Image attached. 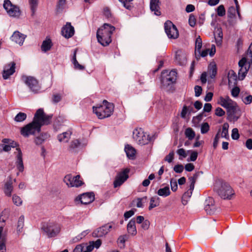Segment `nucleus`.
<instances>
[{"label":"nucleus","instance_id":"5fc2aeb1","mask_svg":"<svg viewBox=\"0 0 252 252\" xmlns=\"http://www.w3.org/2000/svg\"><path fill=\"white\" fill-rule=\"evenodd\" d=\"M174 153L173 151H171L168 155L165 157V160L169 163L171 162L174 158Z\"/></svg>","mask_w":252,"mask_h":252},{"label":"nucleus","instance_id":"052dcab7","mask_svg":"<svg viewBox=\"0 0 252 252\" xmlns=\"http://www.w3.org/2000/svg\"><path fill=\"white\" fill-rule=\"evenodd\" d=\"M188 113V108L187 106L185 105L183 106L181 113V117L182 118H186V115Z\"/></svg>","mask_w":252,"mask_h":252},{"label":"nucleus","instance_id":"a19ab883","mask_svg":"<svg viewBox=\"0 0 252 252\" xmlns=\"http://www.w3.org/2000/svg\"><path fill=\"white\" fill-rule=\"evenodd\" d=\"M12 201L14 205L17 206H20L22 204L21 198L16 194L12 195Z\"/></svg>","mask_w":252,"mask_h":252},{"label":"nucleus","instance_id":"7c9ffc66","mask_svg":"<svg viewBox=\"0 0 252 252\" xmlns=\"http://www.w3.org/2000/svg\"><path fill=\"white\" fill-rule=\"evenodd\" d=\"M237 76L234 71L231 70L228 73V80L229 86L233 85L235 84Z\"/></svg>","mask_w":252,"mask_h":252},{"label":"nucleus","instance_id":"2f4dec72","mask_svg":"<svg viewBox=\"0 0 252 252\" xmlns=\"http://www.w3.org/2000/svg\"><path fill=\"white\" fill-rule=\"evenodd\" d=\"M52 41L50 39H46L43 41L41 47V50L44 52H47L50 50L52 47Z\"/></svg>","mask_w":252,"mask_h":252},{"label":"nucleus","instance_id":"49530a36","mask_svg":"<svg viewBox=\"0 0 252 252\" xmlns=\"http://www.w3.org/2000/svg\"><path fill=\"white\" fill-rule=\"evenodd\" d=\"M177 153L179 156V159L181 160L186 158L187 156L185 150L183 148L177 150Z\"/></svg>","mask_w":252,"mask_h":252},{"label":"nucleus","instance_id":"7ed1b4c3","mask_svg":"<svg viewBox=\"0 0 252 252\" xmlns=\"http://www.w3.org/2000/svg\"><path fill=\"white\" fill-rule=\"evenodd\" d=\"M93 112L98 118L102 119L111 116L114 110V105L112 103L104 100L103 101L102 105L93 106Z\"/></svg>","mask_w":252,"mask_h":252},{"label":"nucleus","instance_id":"ddd939ff","mask_svg":"<svg viewBox=\"0 0 252 252\" xmlns=\"http://www.w3.org/2000/svg\"><path fill=\"white\" fill-rule=\"evenodd\" d=\"M112 225L109 224H105L97 228L93 233V236L94 237H101L108 233Z\"/></svg>","mask_w":252,"mask_h":252},{"label":"nucleus","instance_id":"412c9836","mask_svg":"<svg viewBox=\"0 0 252 252\" xmlns=\"http://www.w3.org/2000/svg\"><path fill=\"white\" fill-rule=\"evenodd\" d=\"M175 61L180 65H185L187 63V58L186 54L182 50H179L176 51L175 54Z\"/></svg>","mask_w":252,"mask_h":252},{"label":"nucleus","instance_id":"603ef678","mask_svg":"<svg viewBox=\"0 0 252 252\" xmlns=\"http://www.w3.org/2000/svg\"><path fill=\"white\" fill-rule=\"evenodd\" d=\"M123 4V6L127 9H130L131 6L130 2L133 0H119Z\"/></svg>","mask_w":252,"mask_h":252},{"label":"nucleus","instance_id":"39448f33","mask_svg":"<svg viewBox=\"0 0 252 252\" xmlns=\"http://www.w3.org/2000/svg\"><path fill=\"white\" fill-rule=\"evenodd\" d=\"M133 138L139 145H144L153 140V137L145 132L142 128H137L133 131Z\"/></svg>","mask_w":252,"mask_h":252},{"label":"nucleus","instance_id":"423d86ee","mask_svg":"<svg viewBox=\"0 0 252 252\" xmlns=\"http://www.w3.org/2000/svg\"><path fill=\"white\" fill-rule=\"evenodd\" d=\"M41 229L49 238L54 237L60 233L61 225L55 222H48L43 224Z\"/></svg>","mask_w":252,"mask_h":252},{"label":"nucleus","instance_id":"ea45409f","mask_svg":"<svg viewBox=\"0 0 252 252\" xmlns=\"http://www.w3.org/2000/svg\"><path fill=\"white\" fill-rule=\"evenodd\" d=\"M27 118V114L25 113L19 112L14 118V120L17 122H22Z\"/></svg>","mask_w":252,"mask_h":252},{"label":"nucleus","instance_id":"aec40b11","mask_svg":"<svg viewBox=\"0 0 252 252\" xmlns=\"http://www.w3.org/2000/svg\"><path fill=\"white\" fill-rule=\"evenodd\" d=\"M13 181L11 177L4 183L3 186V192L4 194L8 197H10L13 191Z\"/></svg>","mask_w":252,"mask_h":252},{"label":"nucleus","instance_id":"09e8293b","mask_svg":"<svg viewBox=\"0 0 252 252\" xmlns=\"http://www.w3.org/2000/svg\"><path fill=\"white\" fill-rule=\"evenodd\" d=\"M236 12H237V11H236L234 7L231 6L229 7L227 11L228 17L231 18L234 17L235 16Z\"/></svg>","mask_w":252,"mask_h":252},{"label":"nucleus","instance_id":"f8f14e48","mask_svg":"<svg viewBox=\"0 0 252 252\" xmlns=\"http://www.w3.org/2000/svg\"><path fill=\"white\" fill-rule=\"evenodd\" d=\"M129 171V169L126 168L117 174L114 182V188L120 187L127 180Z\"/></svg>","mask_w":252,"mask_h":252},{"label":"nucleus","instance_id":"37998d69","mask_svg":"<svg viewBox=\"0 0 252 252\" xmlns=\"http://www.w3.org/2000/svg\"><path fill=\"white\" fill-rule=\"evenodd\" d=\"M66 121L63 116H59L54 121V124L56 126H61Z\"/></svg>","mask_w":252,"mask_h":252},{"label":"nucleus","instance_id":"4d7b16f0","mask_svg":"<svg viewBox=\"0 0 252 252\" xmlns=\"http://www.w3.org/2000/svg\"><path fill=\"white\" fill-rule=\"evenodd\" d=\"M189 23L191 27H194L196 24V19L193 15H190L189 19Z\"/></svg>","mask_w":252,"mask_h":252},{"label":"nucleus","instance_id":"f3484780","mask_svg":"<svg viewBox=\"0 0 252 252\" xmlns=\"http://www.w3.org/2000/svg\"><path fill=\"white\" fill-rule=\"evenodd\" d=\"M85 146V144H82L78 139H74L70 142L68 150L72 153H76Z\"/></svg>","mask_w":252,"mask_h":252},{"label":"nucleus","instance_id":"79ce46f5","mask_svg":"<svg viewBox=\"0 0 252 252\" xmlns=\"http://www.w3.org/2000/svg\"><path fill=\"white\" fill-rule=\"evenodd\" d=\"M217 70L215 64L209 66V73L211 78H214L217 74Z\"/></svg>","mask_w":252,"mask_h":252},{"label":"nucleus","instance_id":"4be33fe9","mask_svg":"<svg viewBox=\"0 0 252 252\" xmlns=\"http://www.w3.org/2000/svg\"><path fill=\"white\" fill-rule=\"evenodd\" d=\"M80 202L83 204H88L94 200V195L93 192H87L80 195Z\"/></svg>","mask_w":252,"mask_h":252},{"label":"nucleus","instance_id":"dca6fc26","mask_svg":"<svg viewBox=\"0 0 252 252\" xmlns=\"http://www.w3.org/2000/svg\"><path fill=\"white\" fill-rule=\"evenodd\" d=\"M246 62V58H243L238 63L239 66L240 67L238 72L239 79L241 80L244 79L248 71V69L245 66Z\"/></svg>","mask_w":252,"mask_h":252},{"label":"nucleus","instance_id":"a878e982","mask_svg":"<svg viewBox=\"0 0 252 252\" xmlns=\"http://www.w3.org/2000/svg\"><path fill=\"white\" fill-rule=\"evenodd\" d=\"M127 231L128 233L133 236L137 234V230L135 226V220L134 219H131L127 225Z\"/></svg>","mask_w":252,"mask_h":252},{"label":"nucleus","instance_id":"bb28decb","mask_svg":"<svg viewBox=\"0 0 252 252\" xmlns=\"http://www.w3.org/2000/svg\"><path fill=\"white\" fill-rule=\"evenodd\" d=\"M72 131L68 130L58 135V139L60 142H67L72 134Z\"/></svg>","mask_w":252,"mask_h":252},{"label":"nucleus","instance_id":"0e129e2a","mask_svg":"<svg viewBox=\"0 0 252 252\" xmlns=\"http://www.w3.org/2000/svg\"><path fill=\"white\" fill-rule=\"evenodd\" d=\"M243 102L246 104H249L252 102V95H249L243 98Z\"/></svg>","mask_w":252,"mask_h":252},{"label":"nucleus","instance_id":"0eeeda50","mask_svg":"<svg viewBox=\"0 0 252 252\" xmlns=\"http://www.w3.org/2000/svg\"><path fill=\"white\" fill-rule=\"evenodd\" d=\"M22 80L29 88L31 91L34 93H37L40 87L37 80L33 77L31 76L23 75Z\"/></svg>","mask_w":252,"mask_h":252},{"label":"nucleus","instance_id":"a18cd8bd","mask_svg":"<svg viewBox=\"0 0 252 252\" xmlns=\"http://www.w3.org/2000/svg\"><path fill=\"white\" fill-rule=\"evenodd\" d=\"M217 14L218 16L222 17L225 14V9L223 5H220L217 9Z\"/></svg>","mask_w":252,"mask_h":252},{"label":"nucleus","instance_id":"13d9d810","mask_svg":"<svg viewBox=\"0 0 252 252\" xmlns=\"http://www.w3.org/2000/svg\"><path fill=\"white\" fill-rule=\"evenodd\" d=\"M184 170V166L182 164H177L174 167V170L178 173H182Z\"/></svg>","mask_w":252,"mask_h":252},{"label":"nucleus","instance_id":"5701e85b","mask_svg":"<svg viewBox=\"0 0 252 252\" xmlns=\"http://www.w3.org/2000/svg\"><path fill=\"white\" fill-rule=\"evenodd\" d=\"M177 78V72L175 70L170 71L166 76L163 77V82L166 83L168 85L175 82Z\"/></svg>","mask_w":252,"mask_h":252},{"label":"nucleus","instance_id":"4c0bfd02","mask_svg":"<svg viewBox=\"0 0 252 252\" xmlns=\"http://www.w3.org/2000/svg\"><path fill=\"white\" fill-rule=\"evenodd\" d=\"M229 127V125L225 123L222 126V129L221 133V136L226 139L228 138L229 135L228 132V129Z\"/></svg>","mask_w":252,"mask_h":252},{"label":"nucleus","instance_id":"de8ad7c7","mask_svg":"<svg viewBox=\"0 0 252 252\" xmlns=\"http://www.w3.org/2000/svg\"><path fill=\"white\" fill-rule=\"evenodd\" d=\"M29 3L31 10L34 13L38 4V0H29Z\"/></svg>","mask_w":252,"mask_h":252},{"label":"nucleus","instance_id":"e2e57ef3","mask_svg":"<svg viewBox=\"0 0 252 252\" xmlns=\"http://www.w3.org/2000/svg\"><path fill=\"white\" fill-rule=\"evenodd\" d=\"M239 93L240 89L237 87L233 88L231 90V95L234 97L238 96Z\"/></svg>","mask_w":252,"mask_h":252},{"label":"nucleus","instance_id":"f704fd0d","mask_svg":"<svg viewBox=\"0 0 252 252\" xmlns=\"http://www.w3.org/2000/svg\"><path fill=\"white\" fill-rule=\"evenodd\" d=\"M24 226V216H21L18 219L17 226V231L19 233H21L23 231V228Z\"/></svg>","mask_w":252,"mask_h":252},{"label":"nucleus","instance_id":"58836bf2","mask_svg":"<svg viewBox=\"0 0 252 252\" xmlns=\"http://www.w3.org/2000/svg\"><path fill=\"white\" fill-rule=\"evenodd\" d=\"M76 51H75L74 52V55H73V59H72V63L74 64V67L77 69L83 70L84 69V66L81 64H80L78 63V62H77V61L76 60Z\"/></svg>","mask_w":252,"mask_h":252},{"label":"nucleus","instance_id":"9d476101","mask_svg":"<svg viewBox=\"0 0 252 252\" xmlns=\"http://www.w3.org/2000/svg\"><path fill=\"white\" fill-rule=\"evenodd\" d=\"M80 178L79 175L72 177L71 175H67L64 177L63 181L69 187H78L83 184Z\"/></svg>","mask_w":252,"mask_h":252},{"label":"nucleus","instance_id":"a211bd4d","mask_svg":"<svg viewBox=\"0 0 252 252\" xmlns=\"http://www.w3.org/2000/svg\"><path fill=\"white\" fill-rule=\"evenodd\" d=\"M26 35L18 31H15L13 32V34L10 37L11 40L18 44L20 45H22L26 37Z\"/></svg>","mask_w":252,"mask_h":252},{"label":"nucleus","instance_id":"c03bdc74","mask_svg":"<svg viewBox=\"0 0 252 252\" xmlns=\"http://www.w3.org/2000/svg\"><path fill=\"white\" fill-rule=\"evenodd\" d=\"M210 129V126L208 123H203L201 125V133L205 134L208 132Z\"/></svg>","mask_w":252,"mask_h":252},{"label":"nucleus","instance_id":"3c124183","mask_svg":"<svg viewBox=\"0 0 252 252\" xmlns=\"http://www.w3.org/2000/svg\"><path fill=\"white\" fill-rule=\"evenodd\" d=\"M170 186L171 189L173 191H175L178 189V185L176 180L175 179H171L170 180Z\"/></svg>","mask_w":252,"mask_h":252},{"label":"nucleus","instance_id":"6e6d98bb","mask_svg":"<svg viewBox=\"0 0 252 252\" xmlns=\"http://www.w3.org/2000/svg\"><path fill=\"white\" fill-rule=\"evenodd\" d=\"M194 92H195V96L196 97H198L201 94H202V89L201 88V86H195L194 87Z\"/></svg>","mask_w":252,"mask_h":252},{"label":"nucleus","instance_id":"473e14b6","mask_svg":"<svg viewBox=\"0 0 252 252\" xmlns=\"http://www.w3.org/2000/svg\"><path fill=\"white\" fill-rule=\"evenodd\" d=\"M157 193L158 195L162 197H167L170 194V191L168 187H165L159 189Z\"/></svg>","mask_w":252,"mask_h":252},{"label":"nucleus","instance_id":"9b49d317","mask_svg":"<svg viewBox=\"0 0 252 252\" xmlns=\"http://www.w3.org/2000/svg\"><path fill=\"white\" fill-rule=\"evenodd\" d=\"M16 63L14 62H11L5 64L3 66V69L2 72V77L6 80L13 75L15 72Z\"/></svg>","mask_w":252,"mask_h":252},{"label":"nucleus","instance_id":"680f3d73","mask_svg":"<svg viewBox=\"0 0 252 252\" xmlns=\"http://www.w3.org/2000/svg\"><path fill=\"white\" fill-rule=\"evenodd\" d=\"M84 250H85V245H78L76 246L73 252H83Z\"/></svg>","mask_w":252,"mask_h":252},{"label":"nucleus","instance_id":"c85d7f7f","mask_svg":"<svg viewBox=\"0 0 252 252\" xmlns=\"http://www.w3.org/2000/svg\"><path fill=\"white\" fill-rule=\"evenodd\" d=\"M125 151L128 158L131 159L135 158L136 151L134 148L129 145H127L125 146Z\"/></svg>","mask_w":252,"mask_h":252},{"label":"nucleus","instance_id":"8fccbe9b","mask_svg":"<svg viewBox=\"0 0 252 252\" xmlns=\"http://www.w3.org/2000/svg\"><path fill=\"white\" fill-rule=\"evenodd\" d=\"M5 238L3 237L0 240V252H5L6 246H5Z\"/></svg>","mask_w":252,"mask_h":252},{"label":"nucleus","instance_id":"f03ea898","mask_svg":"<svg viewBox=\"0 0 252 252\" xmlns=\"http://www.w3.org/2000/svg\"><path fill=\"white\" fill-rule=\"evenodd\" d=\"M115 30L114 26L108 24H104L102 27L99 28L96 33L97 40L102 46H106L111 42V35Z\"/></svg>","mask_w":252,"mask_h":252},{"label":"nucleus","instance_id":"72a5a7b5","mask_svg":"<svg viewBox=\"0 0 252 252\" xmlns=\"http://www.w3.org/2000/svg\"><path fill=\"white\" fill-rule=\"evenodd\" d=\"M202 47V39L199 36L196 38L195 40V57L196 59H198L197 56V53H198L200 54V50Z\"/></svg>","mask_w":252,"mask_h":252},{"label":"nucleus","instance_id":"b1692460","mask_svg":"<svg viewBox=\"0 0 252 252\" xmlns=\"http://www.w3.org/2000/svg\"><path fill=\"white\" fill-rule=\"evenodd\" d=\"M150 10L154 12L156 15H160V1L159 0H151L150 3Z\"/></svg>","mask_w":252,"mask_h":252},{"label":"nucleus","instance_id":"4468645a","mask_svg":"<svg viewBox=\"0 0 252 252\" xmlns=\"http://www.w3.org/2000/svg\"><path fill=\"white\" fill-rule=\"evenodd\" d=\"M227 110L228 119L230 121L235 122L239 119L240 114L239 113V110L235 106L232 105L231 106H230Z\"/></svg>","mask_w":252,"mask_h":252},{"label":"nucleus","instance_id":"774afa93","mask_svg":"<svg viewBox=\"0 0 252 252\" xmlns=\"http://www.w3.org/2000/svg\"><path fill=\"white\" fill-rule=\"evenodd\" d=\"M247 57V58L250 57V60L252 62V42L248 49Z\"/></svg>","mask_w":252,"mask_h":252},{"label":"nucleus","instance_id":"69168bd1","mask_svg":"<svg viewBox=\"0 0 252 252\" xmlns=\"http://www.w3.org/2000/svg\"><path fill=\"white\" fill-rule=\"evenodd\" d=\"M141 227L144 230H147L149 228L150 221L146 220L141 223Z\"/></svg>","mask_w":252,"mask_h":252},{"label":"nucleus","instance_id":"1a4fd4ad","mask_svg":"<svg viewBox=\"0 0 252 252\" xmlns=\"http://www.w3.org/2000/svg\"><path fill=\"white\" fill-rule=\"evenodd\" d=\"M3 7L6 10L8 14L13 17H19L20 15L19 8L13 5L9 0H5L3 3Z\"/></svg>","mask_w":252,"mask_h":252},{"label":"nucleus","instance_id":"cd10ccee","mask_svg":"<svg viewBox=\"0 0 252 252\" xmlns=\"http://www.w3.org/2000/svg\"><path fill=\"white\" fill-rule=\"evenodd\" d=\"M219 103L222 107L225 108L226 109L233 105V101L228 96H226L225 98L220 97V98Z\"/></svg>","mask_w":252,"mask_h":252},{"label":"nucleus","instance_id":"c756f323","mask_svg":"<svg viewBox=\"0 0 252 252\" xmlns=\"http://www.w3.org/2000/svg\"><path fill=\"white\" fill-rule=\"evenodd\" d=\"M50 137V135L47 133L41 134L39 136L35 138L34 142L36 145H40L42 144L45 140Z\"/></svg>","mask_w":252,"mask_h":252},{"label":"nucleus","instance_id":"20e7f679","mask_svg":"<svg viewBox=\"0 0 252 252\" xmlns=\"http://www.w3.org/2000/svg\"><path fill=\"white\" fill-rule=\"evenodd\" d=\"M214 189L218 195L224 199H230L234 193L231 187L225 182H219L216 183Z\"/></svg>","mask_w":252,"mask_h":252},{"label":"nucleus","instance_id":"6e6552de","mask_svg":"<svg viewBox=\"0 0 252 252\" xmlns=\"http://www.w3.org/2000/svg\"><path fill=\"white\" fill-rule=\"evenodd\" d=\"M164 30L168 38L176 39L178 37V31L176 27L170 21H167L165 22Z\"/></svg>","mask_w":252,"mask_h":252},{"label":"nucleus","instance_id":"6ab92c4d","mask_svg":"<svg viewBox=\"0 0 252 252\" xmlns=\"http://www.w3.org/2000/svg\"><path fill=\"white\" fill-rule=\"evenodd\" d=\"M62 35L65 38H68L72 37L74 33V29L70 23H67L63 27L62 30Z\"/></svg>","mask_w":252,"mask_h":252},{"label":"nucleus","instance_id":"338daca9","mask_svg":"<svg viewBox=\"0 0 252 252\" xmlns=\"http://www.w3.org/2000/svg\"><path fill=\"white\" fill-rule=\"evenodd\" d=\"M134 214V211L133 210H129L128 211H126L124 214V217L126 220L128 219L132 216Z\"/></svg>","mask_w":252,"mask_h":252},{"label":"nucleus","instance_id":"864d4df0","mask_svg":"<svg viewBox=\"0 0 252 252\" xmlns=\"http://www.w3.org/2000/svg\"><path fill=\"white\" fill-rule=\"evenodd\" d=\"M239 134L238 129L237 128H234L232 130L231 137L234 140H237L239 138Z\"/></svg>","mask_w":252,"mask_h":252},{"label":"nucleus","instance_id":"2eb2a0df","mask_svg":"<svg viewBox=\"0 0 252 252\" xmlns=\"http://www.w3.org/2000/svg\"><path fill=\"white\" fill-rule=\"evenodd\" d=\"M204 209L206 213L209 215L214 214L216 211V207L214 204V200L212 197H208L205 202Z\"/></svg>","mask_w":252,"mask_h":252},{"label":"nucleus","instance_id":"c9c22d12","mask_svg":"<svg viewBox=\"0 0 252 252\" xmlns=\"http://www.w3.org/2000/svg\"><path fill=\"white\" fill-rule=\"evenodd\" d=\"M185 134L186 137L190 140H192L195 136V132L190 127H188L185 130Z\"/></svg>","mask_w":252,"mask_h":252},{"label":"nucleus","instance_id":"e433bc0d","mask_svg":"<svg viewBox=\"0 0 252 252\" xmlns=\"http://www.w3.org/2000/svg\"><path fill=\"white\" fill-rule=\"evenodd\" d=\"M159 198L158 197H152L150 199V203L149 207V210L159 205Z\"/></svg>","mask_w":252,"mask_h":252},{"label":"nucleus","instance_id":"bf43d9fd","mask_svg":"<svg viewBox=\"0 0 252 252\" xmlns=\"http://www.w3.org/2000/svg\"><path fill=\"white\" fill-rule=\"evenodd\" d=\"M225 114L224 111L220 107H218L215 110V115L217 116L221 117Z\"/></svg>","mask_w":252,"mask_h":252},{"label":"nucleus","instance_id":"393cba45","mask_svg":"<svg viewBox=\"0 0 252 252\" xmlns=\"http://www.w3.org/2000/svg\"><path fill=\"white\" fill-rule=\"evenodd\" d=\"M16 150L17 151V154L16 157V165L18 170L20 172H23L24 167L22 159V153L21 150L19 148H17Z\"/></svg>","mask_w":252,"mask_h":252},{"label":"nucleus","instance_id":"f257e3e1","mask_svg":"<svg viewBox=\"0 0 252 252\" xmlns=\"http://www.w3.org/2000/svg\"><path fill=\"white\" fill-rule=\"evenodd\" d=\"M52 117V115H46L42 109H38L34 114L32 122L21 128V135L25 137H28L30 135L39 133L41 126L50 124Z\"/></svg>","mask_w":252,"mask_h":252}]
</instances>
